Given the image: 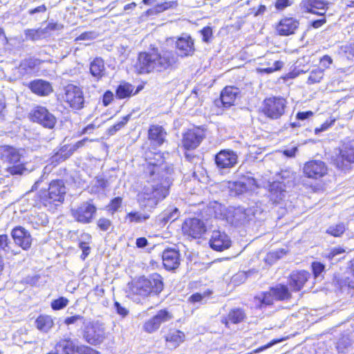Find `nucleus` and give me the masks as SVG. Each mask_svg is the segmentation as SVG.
<instances>
[{
	"label": "nucleus",
	"instance_id": "nucleus-1",
	"mask_svg": "<svg viewBox=\"0 0 354 354\" xmlns=\"http://www.w3.org/2000/svg\"><path fill=\"white\" fill-rule=\"evenodd\" d=\"M175 46L179 53L168 49L159 51L157 48L140 53L135 64L138 73H163L175 70L179 65L180 57H192L196 51L194 40L187 34L178 37Z\"/></svg>",
	"mask_w": 354,
	"mask_h": 354
},
{
	"label": "nucleus",
	"instance_id": "nucleus-2",
	"mask_svg": "<svg viewBox=\"0 0 354 354\" xmlns=\"http://www.w3.org/2000/svg\"><path fill=\"white\" fill-rule=\"evenodd\" d=\"M145 159L149 165L150 176L147 185L138 194V201L145 207H154L167 196L171 182L169 177L160 174V167L165 162L160 153L148 151Z\"/></svg>",
	"mask_w": 354,
	"mask_h": 354
},
{
	"label": "nucleus",
	"instance_id": "nucleus-3",
	"mask_svg": "<svg viewBox=\"0 0 354 354\" xmlns=\"http://www.w3.org/2000/svg\"><path fill=\"white\" fill-rule=\"evenodd\" d=\"M163 287L162 277L153 273L149 277L138 278L133 283L131 291L133 294L145 298L151 295H158L163 290Z\"/></svg>",
	"mask_w": 354,
	"mask_h": 354
},
{
	"label": "nucleus",
	"instance_id": "nucleus-4",
	"mask_svg": "<svg viewBox=\"0 0 354 354\" xmlns=\"http://www.w3.org/2000/svg\"><path fill=\"white\" fill-rule=\"evenodd\" d=\"M82 339L92 346H98L104 342L109 336L104 325L95 321H84L82 329Z\"/></svg>",
	"mask_w": 354,
	"mask_h": 354
},
{
	"label": "nucleus",
	"instance_id": "nucleus-5",
	"mask_svg": "<svg viewBox=\"0 0 354 354\" xmlns=\"http://www.w3.org/2000/svg\"><path fill=\"white\" fill-rule=\"evenodd\" d=\"M214 208L216 209L215 210L216 218H225L226 221L232 225H241L248 220V214L246 210L243 207H230L227 210V213L225 215H223L221 213L223 207L220 204H216Z\"/></svg>",
	"mask_w": 354,
	"mask_h": 354
},
{
	"label": "nucleus",
	"instance_id": "nucleus-6",
	"mask_svg": "<svg viewBox=\"0 0 354 354\" xmlns=\"http://www.w3.org/2000/svg\"><path fill=\"white\" fill-rule=\"evenodd\" d=\"M286 104L287 102L283 97H268L264 100L262 111L267 117L276 120L284 114Z\"/></svg>",
	"mask_w": 354,
	"mask_h": 354
},
{
	"label": "nucleus",
	"instance_id": "nucleus-7",
	"mask_svg": "<svg viewBox=\"0 0 354 354\" xmlns=\"http://www.w3.org/2000/svg\"><path fill=\"white\" fill-rule=\"evenodd\" d=\"M97 208L91 202L86 201L77 206L71 208V215L74 219L83 224H87L92 221L95 214Z\"/></svg>",
	"mask_w": 354,
	"mask_h": 354
},
{
	"label": "nucleus",
	"instance_id": "nucleus-8",
	"mask_svg": "<svg viewBox=\"0 0 354 354\" xmlns=\"http://www.w3.org/2000/svg\"><path fill=\"white\" fill-rule=\"evenodd\" d=\"M238 158L239 156L235 151L224 149L220 151L215 156L214 160L218 171L221 173H226L237 165Z\"/></svg>",
	"mask_w": 354,
	"mask_h": 354
},
{
	"label": "nucleus",
	"instance_id": "nucleus-9",
	"mask_svg": "<svg viewBox=\"0 0 354 354\" xmlns=\"http://www.w3.org/2000/svg\"><path fill=\"white\" fill-rule=\"evenodd\" d=\"M66 190L62 180L52 181L49 185L48 194L44 192V196L41 197V201L44 205L55 202H63Z\"/></svg>",
	"mask_w": 354,
	"mask_h": 354
},
{
	"label": "nucleus",
	"instance_id": "nucleus-10",
	"mask_svg": "<svg viewBox=\"0 0 354 354\" xmlns=\"http://www.w3.org/2000/svg\"><path fill=\"white\" fill-rule=\"evenodd\" d=\"M63 99L72 109L79 110L84 107V93L82 90L77 86L73 84L66 86L64 88Z\"/></svg>",
	"mask_w": 354,
	"mask_h": 354
},
{
	"label": "nucleus",
	"instance_id": "nucleus-11",
	"mask_svg": "<svg viewBox=\"0 0 354 354\" xmlns=\"http://www.w3.org/2000/svg\"><path fill=\"white\" fill-rule=\"evenodd\" d=\"M333 163L339 170L344 172L349 171L354 163V148L348 146L343 147L334 158Z\"/></svg>",
	"mask_w": 354,
	"mask_h": 354
},
{
	"label": "nucleus",
	"instance_id": "nucleus-12",
	"mask_svg": "<svg viewBox=\"0 0 354 354\" xmlns=\"http://www.w3.org/2000/svg\"><path fill=\"white\" fill-rule=\"evenodd\" d=\"M182 231L185 235L197 239L200 238L206 232V226L201 219L196 218H187L182 225Z\"/></svg>",
	"mask_w": 354,
	"mask_h": 354
},
{
	"label": "nucleus",
	"instance_id": "nucleus-13",
	"mask_svg": "<svg viewBox=\"0 0 354 354\" xmlns=\"http://www.w3.org/2000/svg\"><path fill=\"white\" fill-rule=\"evenodd\" d=\"M32 119L43 127L53 129L56 124L55 117L44 106H37L31 114Z\"/></svg>",
	"mask_w": 354,
	"mask_h": 354
},
{
	"label": "nucleus",
	"instance_id": "nucleus-14",
	"mask_svg": "<svg viewBox=\"0 0 354 354\" xmlns=\"http://www.w3.org/2000/svg\"><path fill=\"white\" fill-rule=\"evenodd\" d=\"M205 137L204 131L200 128L188 130L183 136V145L186 149H194Z\"/></svg>",
	"mask_w": 354,
	"mask_h": 354
},
{
	"label": "nucleus",
	"instance_id": "nucleus-15",
	"mask_svg": "<svg viewBox=\"0 0 354 354\" xmlns=\"http://www.w3.org/2000/svg\"><path fill=\"white\" fill-rule=\"evenodd\" d=\"M304 173L308 178L318 179L326 174L327 167L321 160H311L304 165Z\"/></svg>",
	"mask_w": 354,
	"mask_h": 354
},
{
	"label": "nucleus",
	"instance_id": "nucleus-16",
	"mask_svg": "<svg viewBox=\"0 0 354 354\" xmlns=\"http://www.w3.org/2000/svg\"><path fill=\"white\" fill-rule=\"evenodd\" d=\"M231 239L227 234L220 230H214L209 239L211 248L216 251H223L231 246Z\"/></svg>",
	"mask_w": 354,
	"mask_h": 354
},
{
	"label": "nucleus",
	"instance_id": "nucleus-17",
	"mask_svg": "<svg viewBox=\"0 0 354 354\" xmlns=\"http://www.w3.org/2000/svg\"><path fill=\"white\" fill-rule=\"evenodd\" d=\"M15 243L23 250H28L32 244V236L30 232L24 227L18 226L15 227L11 232Z\"/></svg>",
	"mask_w": 354,
	"mask_h": 354
},
{
	"label": "nucleus",
	"instance_id": "nucleus-18",
	"mask_svg": "<svg viewBox=\"0 0 354 354\" xmlns=\"http://www.w3.org/2000/svg\"><path fill=\"white\" fill-rule=\"evenodd\" d=\"M285 183L274 181L269 186V198L273 204H279L286 196Z\"/></svg>",
	"mask_w": 354,
	"mask_h": 354
},
{
	"label": "nucleus",
	"instance_id": "nucleus-19",
	"mask_svg": "<svg viewBox=\"0 0 354 354\" xmlns=\"http://www.w3.org/2000/svg\"><path fill=\"white\" fill-rule=\"evenodd\" d=\"M309 277L310 273L307 271H294L288 278V285L292 291H299Z\"/></svg>",
	"mask_w": 354,
	"mask_h": 354
},
{
	"label": "nucleus",
	"instance_id": "nucleus-20",
	"mask_svg": "<svg viewBox=\"0 0 354 354\" xmlns=\"http://www.w3.org/2000/svg\"><path fill=\"white\" fill-rule=\"evenodd\" d=\"M162 263L168 270H173L180 265V254L175 249H166L162 254Z\"/></svg>",
	"mask_w": 354,
	"mask_h": 354
},
{
	"label": "nucleus",
	"instance_id": "nucleus-21",
	"mask_svg": "<svg viewBox=\"0 0 354 354\" xmlns=\"http://www.w3.org/2000/svg\"><path fill=\"white\" fill-rule=\"evenodd\" d=\"M299 26V21L293 18L282 19L277 27V31L280 35L288 36L295 33Z\"/></svg>",
	"mask_w": 354,
	"mask_h": 354
},
{
	"label": "nucleus",
	"instance_id": "nucleus-22",
	"mask_svg": "<svg viewBox=\"0 0 354 354\" xmlns=\"http://www.w3.org/2000/svg\"><path fill=\"white\" fill-rule=\"evenodd\" d=\"M28 87L38 95L46 96L53 91L51 84L43 80H35L28 84Z\"/></svg>",
	"mask_w": 354,
	"mask_h": 354
},
{
	"label": "nucleus",
	"instance_id": "nucleus-23",
	"mask_svg": "<svg viewBox=\"0 0 354 354\" xmlns=\"http://www.w3.org/2000/svg\"><path fill=\"white\" fill-rule=\"evenodd\" d=\"M303 7L308 12L319 15L324 14L326 3L323 0H305L302 2Z\"/></svg>",
	"mask_w": 354,
	"mask_h": 354
},
{
	"label": "nucleus",
	"instance_id": "nucleus-24",
	"mask_svg": "<svg viewBox=\"0 0 354 354\" xmlns=\"http://www.w3.org/2000/svg\"><path fill=\"white\" fill-rule=\"evenodd\" d=\"M239 94V88L233 86H227L221 92V100L225 107L232 106Z\"/></svg>",
	"mask_w": 354,
	"mask_h": 354
},
{
	"label": "nucleus",
	"instance_id": "nucleus-25",
	"mask_svg": "<svg viewBox=\"0 0 354 354\" xmlns=\"http://www.w3.org/2000/svg\"><path fill=\"white\" fill-rule=\"evenodd\" d=\"M78 345L70 338L61 339L55 345L57 351H62L64 354H75L77 353Z\"/></svg>",
	"mask_w": 354,
	"mask_h": 354
},
{
	"label": "nucleus",
	"instance_id": "nucleus-26",
	"mask_svg": "<svg viewBox=\"0 0 354 354\" xmlns=\"http://www.w3.org/2000/svg\"><path fill=\"white\" fill-rule=\"evenodd\" d=\"M90 73L91 75L99 81L105 74V66L104 60L100 57L95 58L90 63Z\"/></svg>",
	"mask_w": 354,
	"mask_h": 354
},
{
	"label": "nucleus",
	"instance_id": "nucleus-27",
	"mask_svg": "<svg viewBox=\"0 0 354 354\" xmlns=\"http://www.w3.org/2000/svg\"><path fill=\"white\" fill-rule=\"evenodd\" d=\"M246 317V315L243 310L241 308H234L231 310L227 317L222 319V323L224 324L227 327H229L228 324L230 322L233 324H239L243 322Z\"/></svg>",
	"mask_w": 354,
	"mask_h": 354
},
{
	"label": "nucleus",
	"instance_id": "nucleus-28",
	"mask_svg": "<svg viewBox=\"0 0 354 354\" xmlns=\"http://www.w3.org/2000/svg\"><path fill=\"white\" fill-rule=\"evenodd\" d=\"M1 158L9 163L15 164L20 160V154L18 151L9 146L1 147Z\"/></svg>",
	"mask_w": 354,
	"mask_h": 354
},
{
	"label": "nucleus",
	"instance_id": "nucleus-29",
	"mask_svg": "<svg viewBox=\"0 0 354 354\" xmlns=\"http://www.w3.org/2000/svg\"><path fill=\"white\" fill-rule=\"evenodd\" d=\"M166 136V132L161 126L152 125L149 129V138L157 145H162Z\"/></svg>",
	"mask_w": 354,
	"mask_h": 354
},
{
	"label": "nucleus",
	"instance_id": "nucleus-30",
	"mask_svg": "<svg viewBox=\"0 0 354 354\" xmlns=\"http://www.w3.org/2000/svg\"><path fill=\"white\" fill-rule=\"evenodd\" d=\"M185 335L183 332L178 330H171L165 336V340L170 346L176 348L185 340Z\"/></svg>",
	"mask_w": 354,
	"mask_h": 354
},
{
	"label": "nucleus",
	"instance_id": "nucleus-31",
	"mask_svg": "<svg viewBox=\"0 0 354 354\" xmlns=\"http://www.w3.org/2000/svg\"><path fill=\"white\" fill-rule=\"evenodd\" d=\"M271 294L277 300H288L291 297L288 288L283 284H278L270 288Z\"/></svg>",
	"mask_w": 354,
	"mask_h": 354
},
{
	"label": "nucleus",
	"instance_id": "nucleus-32",
	"mask_svg": "<svg viewBox=\"0 0 354 354\" xmlns=\"http://www.w3.org/2000/svg\"><path fill=\"white\" fill-rule=\"evenodd\" d=\"M179 216L180 212L178 209L174 207L165 210L158 216V220L161 224L166 225L168 222H173L176 221Z\"/></svg>",
	"mask_w": 354,
	"mask_h": 354
},
{
	"label": "nucleus",
	"instance_id": "nucleus-33",
	"mask_svg": "<svg viewBox=\"0 0 354 354\" xmlns=\"http://www.w3.org/2000/svg\"><path fill=\"white\" fill-rule=\"evenodd\" d=\"M36 326L41 332L47 333L53 326V321L50 316L40 315L35 321Z\"/></svg>",
	"mask_w": 354,
	"mask_h": 354
},
{
	"label": "nucleus",
	"instance_id": "nucleus-34",
	"mask_svg": "<svg viewBox=\"0 0 354 354\" xmlns=\"http://www.w3.org/2000/svg\"><path fill=\"white\" fill-rule=\"evenodd\" d=\"M149 218L150 215L148 213L135 211L128 213L125 219L129 221V223H141L146 221Z\"/></svg>",
	"mask_w": 354,
	"mask_h": 354
},
{
	"label": "nucleus",
	"instance_id": "nucleus-35",
	"mask_svg": "<svg viewBox=\"0 0 354 354\" xmlns=\"http://www.w3.org/2000/svg\"><path fill=\"white\" fill-rule=\"evenodd\" d=\"M26 40L37 41L45 37L46 29H26L24 30Z\"/></svg>",
	"mask_w": 354,
	"mask_h": 354
},
{
	"label": "nucleus",
	"instance_id": "nucleus-36",
	"mask_svg": "<svg viewBox=\"0 0 354 354\" xmlns=\"http://www.w3.org/2000/svg\"><path fill=\"white\" fill-rule=\"evenodd\" d=\"M324 76V70L317 68L313 69L309 73L306 83L308 84H314L319 83Z\"/></svg>",
	"mask_w": 354,
	"mask_h": 354
},
{
	"label": "nucleus",
	"instance_id": "nucleus-37",
	"mask_svg": "<svg viewBox=\"0 0 354 354\" xmlns=\"http://www.w3.org/2000/svg\"><path fill=\"white\" fill-rule=\"evenodd\" d=\"M274 297L271 294V290L268 292H263L260 295L254 297L256 304L259 307L263 306H268L272 304Z\"/></svg>",
	"mask_w": 354,
	"mask_h": 354
},
{
	"label": "nucleus",
	"instance_id": "nucleus-38",
	"mask_svg": "<svg viewBox=\"0 0 354 354\" xmlns=\"http://www.w3.org/2000/svg\"><path fill=\"white\" fill-rule=\"evenodd\" d=\"M37 64V60L34 59H27L24 60L19 65L20 72L23 74H28L32 72Z\"/></svg>",
	"mask_w": 354,
	"mask_h": 354
},
{
	"label": "nucleus",
	"instance_id": "nucleus-39",
	"mask_svg": "<svg viewBox=\"0 0 354 354\" xmlns=\"http://www.w3.org/2000/svg\"><path fill=\"white\" fill-rule=\"evenodd\" d=\"M133 87L130 84H120L116 90V95L120 99L129 97L133 92Z\"/></svg>",
	"mask_w": 354,
	"mask_h": 354
},
{
	"label": "nucleus",
	"instance_id": "nucleus-40",
	"mask_svg": "<svg viewBox=\"0 0 354 354\" xmlns=\"http://www.w3.org/2000/svg\"><path fill=\"white\" fill-rule=\"evenodd\" d=\"M153 317L158 326H160L162 324L170 321L173 318V315L169 311L162 309L159 310Z\"/></svg>",
	"mask_w": 354,
	"mask_h": 354
},
{
	"label": "nucleus",
	"instance_id": "nucleus-41",
	"mask_svg": "<svg viewBox=\"0 0 354 354\" xmlns=\"http://www.w3.org/2000/svg\"><path fill=\"white\" fill-rule=\"evenodd\" d=\"M346 230V227L344 223H338L334 225L330 226L326 232L333 236H341Z\"/></svg>",
	"mask_w": 354,
	"mask_h": 354
},
{
	"label": "nucleus",
	"instance_id": "nucleus-42",
	"mask_svg": "<svg viewBox=\"0 0 354 354\" xmlns=\"http://www.w3.org/2000/svg\"><path fill=\"white\" fill-rule=\"evenodd\" d=\"M160 326L152 317L147 320L142 326L143 330L147 333H153L159 329Z\"/></svg>",
	"mask_w": 354,
	"mask_h": 354
},
{
	"label": "nucleus",
	"instance_id": "nucleus-43",
	"mask_svg": "<svg viewBox=\"0 0 354 354\" xmlns=\"http://www.w3.org/2000/svg\"><path fill=\"white\" fill-rule=\"evenodd\" d=\"M68 304V299L61 297L51 302V307L53 310H57L65 308Z\"/></svg>",
	"mask_w": 354,
	"mask_h": 354
},
{
	"label": "nucleus",
	"instance_id": "nucleus-44",
	"mask_svg": "<svg viewBox=\"0 0 354 354\" xmlns=\"http://www.w3.org/2000/svg\"><path fill=\"white\" fill-rule=\"evenodd\" d=\"M130 115H126L124 116L121 121L116 123L113 126L109 128V133L110 135L115 134L118 131L121 129L122 127H124V125L127 123L128 120H129Z\"/></svg>",
	"mask_w": 354,
	"mask_h": 354
},
{
	"label": "nucleus",
	"instance_id": "nucleus-45",
	"mask_svg": "<svg viewBox=\"0 0 354 354\" xmlns=\"http://www.w3.org/2000/svg\"><path fill=\"white\" fill-rule=\"evenodd\" d=\"M283 66V62L280 61H275L273 66L267 68H258L257 70L261 73H271L274 71L280 70Z\"/></svg>",
	"mask_w": 354,
	"mask_h": 354
},
{
	"label": "nucleus",
	"instance_id": "nucleus-46",
	"mask_svg": "<svg viewBox=\"0 0 354 354\" xmlns=\"http://www.w3.org/2000/svg\"><path fill=\"white\" fill-rule=\"evenodd\" d=\"M77 354H100L99 351L89 346L84 344L78 345Z\"/></svg>",
	"mask_w": 354,
	"mask_h": 354
},
{
	"label": "nucleus",
	"instance_id": "nucleus-47",
	"mask_svg": "<svg viewBox=\"0 0 354 354\" xmlns=\"http://www.w3.org/2000/svg\"><path fill=\"white\" fill-rule=\"evenodd\" d=\"M325 266L319 262H313L312 263V269L315 278L320 276L324 272Z\"/></svg>",
	"mask_w": 354,
	"mask_h": 354
},
{
	"label": "nucleus",
	"instance_id": "nucleus-48",
	"mask_svg": "<svg viewBox=\"0 0 354 354\" xmlns=\"http://www.w3.org/2000/svg\"><path fill=\"white\" fill-rule=\"evenodd\" d=\"M82 322L83 323L84 321H86L83 316L80 315H75L69 317H67L64 320V324L66 325H71L76 324L77 322Z\"/></svg>",
	"mask_w": 354,
	"mask_h": 354
},
{
	"label": "nucleus",
	"instance_id": "nucleus-49",
	"mask_svg": "<svg viewBox=\"0 0 354 354\" xmlns=\"http://www.w3.org/2000/svg\"><path fill=\"white\" fill-rule=\"evenodd\" d=\"M201 33L203 36V41L207 43L212 36V30L209 26H206L201 30Z\"/></svg>",
	"mask_w": 354,
	"mask_h": 354
},
{
	"label": "nucleus",
	"instance_id": "nucleus-50",
	"mask_svg": "<svg viewBox=\"0 0 354 354\" xmlns=\"http://www.w3.org/2000/svg\"><path fill=\"white\" fill-rule=\"evenodd\" d=\"M212 293L211 291H205L203 294L201 293H196L191 296L190 300L192 302H198L201 301L205 297H208Z\"/></svg>",
	"mask_w": 354,
	"mask_h": 354
},
{
	"label": "nucleus",
	"instance_id": "nucleus-51",
	"mask_svg": "<svg viewBox=\"0 0 354 354\" xmlns=\"http://www.w3.org/2000/svg\"><path fill=\"white\" fill-rule=\"evenodd\" d=\"M114 307L117 313L121 315L122 317H126L129 314V310L125 307L122 306L119 302L115 301L114 303Z\"/></svg>",
	"mask_w": 354,
	"mask_h": 354
},
{
	"label": "nucleus",
	"instance_id": "nucleus-52",
	"mask_svg": "<svg viewBox=\"0 0 354 354\" xmlns=\"http://www.w3.org/2000/svg\"><path fill=\"white\" fill-rule=\"evenodd\" d=\"M122 201V199L120 197L113 198L109 204V209L113 212L117 211L121 206Z\"/></svg>",
	"mask_w": 354,
	"mask_h": 354
},
{
	"label": "nucleus",
	"instance_id": "nucleus-53",
	"mask_svg": "<svg viewBox=\"0 0 354 354\" xmlns=\"http://www.w3.org/2000/svg\"><path fill=\"white\" fill-rule=\"evenodd\" d=\"M97 226L100 230L106 231L111 226V221L107 218H101L97 221Z\"/></svg>",
	"mask_w": 354,
	"mask_h": 354
},
{
	"label": "nucleus",
	"instance_id": "nucleus-54",
	"mask_svg": "<svg viewBox=\"0 0 354 354\" xmlns=\"http://www.w3.org/2000/svg\"><path fill=\"white\" fill-rule=\"evenodd\" d=\"M8 237L6 234L0 235V250H4L6 252H8L9 246H8Z\"/></svg>",
	"mask_w": 354,
	"mask_h": 354
},
{
	"label": "nucleus",
	"instance_id": "nucleus-55",
	"mask_svg": "<svg viewBox=\"0 0 354 354\" xmlns=\"http://www.w3.org/2000/svg\"><path fill=\"white\" fill-rule=\"evenodd\" d=\"M346 252V250L341 248V247H337L331 249V250L329 252V253L327 254V257L329 259H333L336 256L343 254Z\"/></svg>",
	"mask_w": 354,
	"mask_h": 354
},
{
	"label": "nucleus",
	"instance_id": "nucleus-56",
	"mask_svg": "<svg viewBox=\"0 0 354 354\" xmlns=\"http://www.w3.org/2000/svg\"><path fill=\"white\" fill-rule=\"evenodd\" d=\"M26 169L21 165H14L9 168V171L12 175L23 174Z\"/></svg>",
	"mask_w": 354,
	"mask_h": 354
},
{
	"label": "nucleus",
	"instance_id": "nucleus-57",
	"mask_svg": "<svg viewBox=\"0 0 354 354\" xmlns=\"http://www.w3.org/2000/svg\"><path fill=\"white\" fill-rule=\"evenodd\" d=\"M113 100V93L107 91L104 93L102 97V103L104 106H107Z\"/></svg>",
	"mask_w": 354,
	"mask_h": 354
},
{
	"label": "nucleus",
	"instance_id": "nucleus-58",
	"mask_svg": "<svg viewBox=\"0 0 354 354\" xmlns=\"http://www.w3.org/2000/svg\"><path fill=\"white\" fill-rule=\"evenodd\" d=\"M89 140L88 138H84L80 141H77L76 143H75L73 145L71 146L70 151L71 152H73L78 149L84 147L86 142H88Z\"/></svg>",
	"mask_w": 354,
	"mask_h": 354
},
{
	"label": "nucleus",
	"instance_id": "nucleus-59",
	"mask_svg": "<svg viewBox=\"0 0 354 354\" xmlns=\"http://www.w3.org/2000/svg\"><path fill=\"white\" fill-rule=\"evenodd\" d=\"M333 59L332 58L328 55H324L320 59V64L322 66H324L325 68H329L330 65L332 64Z\"/></svg>",
	"mask_w": 354,
	"mask_h": 354
},
{
	"label": "nucleus",
	"instance_id": "nucleus-60",
	"mask_svg": "<svg viewBox=\"0 0 354 354\" xmlns=\"http://www.w3.org/2000/svg\"><path fill=\"white\" fill-rule=\"evenodd\" d=\"M79 247L82 250V257L83 259H84L89 253L90 248L89 246L87 245V243L85 242H80L79 244Z\"/></svg>",
	"mask_w": 354,
	"mask_h": 354
},
{
	"label": "nucleus",
	"instance_id": "nucleus-61",
	"mask_svg": "<svg viewBox=\"0 0 354 354\" xmlns=\"http://www.w3.org/2000/svg\"><path fill=\"white\" fill-rule=\"evenodd\" d=\"M340 286H347L350 288L354 289V280L346 277L344 279L340 281Z\"/></svg>",
	"mask_w": 354,
	"mask_h": 354
},
{
	"label": "nucleus",
	"instance_id": "nucleus-62",
	"mask_svg": "<svg viewBox=\"0 0 354 354\" xmlns=\"http://www.w3.org/2000/svg\"><path fill=\"white\" fill-rule=\"evenodd\" d=\"M313 115V113L312 111H306V112H299L297 114L296 118L298 120H304L309 117L312 116Z\"/></svg>",
	"mask_w": 354,
	"mask_h": 354
},
{
	"label": "nucleus",
	"instance_id": "nucleus-63",
	"mask_svg": "<svg viewBox=\"0 0 354 354\" xmlns=\"http://www.w3.org/2000/svg\"><path fill=\"white\" fill-rule=\"evenodd\" d=\"M289 5L288 0H277L275 3V7L278 10H283Z\"/></svg>",
	"mask_w": 354,
	"mask_h": 354
},
{
	"label": "nucleus",
	"instance_id": "nucleus-64",
	"mask_svg": "<svg viewBox=\"0 0 354 354\" xmlns=\"http://www.w3.org/2000/svg\"><path fill=\"white\" fill-rule=\"evenodd\" d=\"M148 244V241L146 238L140 237L136 240V245L138 248H145Z\"/></svg>",
	"mask_w": 354,
	"mask_h": 354
}]
</instances>
